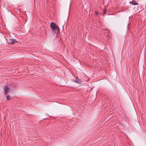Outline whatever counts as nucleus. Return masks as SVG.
<instances>
[{
  "mask_svg": "<svg viewBox=\"0 0 146 146\" xmlns=\"http://www.w3.org/2000/svg\"><path fill=\"white\" fill-rule=\"evenodd\" d=\"M106 10L105 9L104 10L103 14H106Z\"/></svg>",
  "mask_w": 146,
  "mask_h": 146,
  "instance_id": "7",
  "label": "nucleus"
},
{
  "mask_svg": "<svg viewBox=\"0 0 146 146\" xmlns=\"http://www.w3.org/2000/svg\"><path fill=\"white\" fill-rule=\"evenodd\" d=\"M9 97H10L9 96H6L7 99L8 100H9L10 99Z\"/></svg>",
  "mask_w": 146,
  "mask_h": 146,
  "instance_id": "6",
  "label": "nucleus"
},
{
  "mask_svg": "<svg viewBox=\"0 0 146 146\" xmlns=\"http://www.w3.org/2000/svg\"><path fill=\"white\" fill-rule=\"evenodd\" d=\"M16 42V40L14 39H9L8 41V42L9 43L11 44H14Z\"/></svg>",
  "mask_w": 146,
  "mask_h": 146,
  "instance_id": "3",
  "label": "nucleus"
},
{
  "mask_svg": "<svg viewBox=\"0 0 146 146\" xmlns=\"http://www.w3.org/2000/svg\"><path fill=\"white\" fill-rule=\"evenodd\" d=\"M50 27L53 32L55 33L56 34L58 33L59 30L58 26L57 25L53 22H52L50 23Z\"/></svg>",
  "mask_w": 146,
  "mask_h": 146,
  "instance_id": "1",
  "label": "nucleus"
},
{
  "mask_svg": "<svg viewBox=\"0 0 146 146\" xmlns=\"http://www.w3.org/2000/svg\"><path fill=\"white\" fill-rule=\"evenodd\" d=\"M75 82L78 83H80L81 82V81L80 80L76 78L75 79Z\"/></svg>",
  "mask_w": 146,
  "mask_h": 146,
  "instance_id": "4",
  "label": "nucleus"
},
{
  "mask_svg": "<svg viewBox=\"0 0 146 146\" xmlns=\"http://www.w3.org/2000/svg\"><path fill=\"white\" fill-rule=\"evenodd\" d=\"M9 88L8 86H5L4 88V90L5 94H6L9 92Z\"/></svg>",
  "mask_w": 146,
  "mask_h": 146,
  "instance_id": "2",
  "label": "nucleus"
},
{
  "mask_svg": "<svg viewBox=\"0 0 146 146\" xmlns=\"http://www.w3.org/2000/svg\"><path fill=\"white\" fill-rule=\"evenodd\" d=\"M130 3H131L133 5H137L138 3L135 2H130Z\"/></svg>",
  "mask_w": 146,
  "mask_h": 146,
  "instance_id": "5",
  "label": "nucleus"
}]
</instances>
